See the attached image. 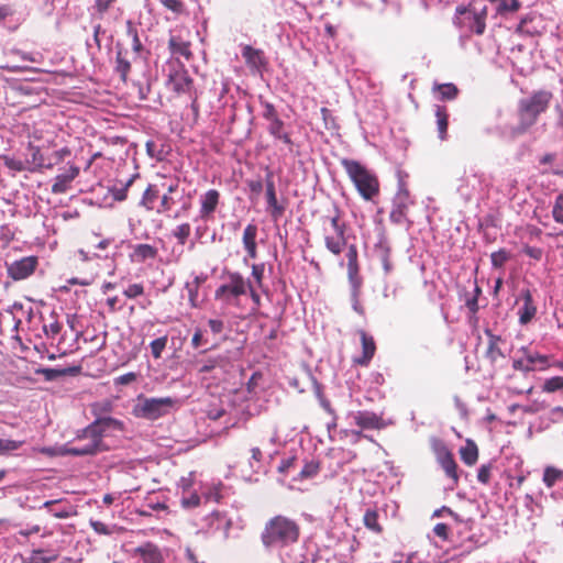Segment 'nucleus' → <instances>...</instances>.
Wrapping results in <instances>:
<instances>
[{"label":"nucleus","mask_w":563,"mask_h":563,"mask_svg":"<svg viewBox=\"0 0 563 563\" xmlns=\"http://www.w3.org/2000/svg\"><path fill=\"white\" fill-rule=\"evenodd\" d=\"M358 335L362 343V355L354 357L353 363L366 367L376 353V343L374 338L364 330H358Z\"/></svg>","instance_id":"14"},{"label":"nucleus","mask_w":563,"mask_h":563,"mask_svg":"<svg viewBox=\"0 0 563 563\" xmlns=\"http://www.w3.org/2000/svg\"><path fill=\"white\" fill-rule=\"evenodd\" d=\"M30 151H31V161L26 162L27 164H30V166H27L29 167L27 170L35 172V170H40L42 168H52L53 167L52 162H49V163L45 162V158L38 147H31Z\"/></svg>","instance_id":"29"},{"label":"nucleus","mask_w":563,"mask_h":563,"mask_svg":"<svg viewBox=\"0 0 563 563\" xmlns=\"http://www.w3.org/2000/svg\"><path fill=\"white\" fill-rule=\"evenodd\" d=\"M461 460L468 466L476 464L478 460V448L473 440H466L464 446L460 449Z\"/></svg>","instance_id":"27"},{"label":"nucleus","mask_w":563,"mask_h":563,"mask_svg":"<svg viewBox=\"0 0 563 563\" xmlns=\"http://www.w3.org/2000/svg\"><path fill=\"white\" fill-rule=\"evenodd\" d=\"M183 483V494L180 497L181 506L186 509H191L200 505L202 496L201 493L197 494L189 489V484L185 478L181 479Z\"/></svg>","instance_id":"23"},{"label":"nucleus","mask_w":563,"mask_h":563,"mask_svg":"<svg viewBox=\"0 0 563 563\" xmlns=\"http://www.w3.org/2000/svg\"><path fill=\"white\" fill-rule=\"evenodd\" d=\"M347 267L358 266V252L355 244H351L347 247L346 253Z\"/></svg>","instance_id":"58"},{"label":"nucleus","mask_w":563,"mask_h":563,"mask_svg":"<svg viewBox=\"0 0 563 563\" xmlns=\"http://www.w3.org/2000/svg\"><path fill=\"white\" fill-rule=\"evenodd\" d=\"M207 344V340L203 338L202 330L197 328L191 339V345L195 349H199Z\"/></svg>","instance_id":"61"},{"label":"nucleus","mask_w":563,"mask_h":563,"mask_svg":"<svg viewBox=\"0 0 563 563\" xmlns=\"http://www.w3.org/2000/svg\"><path fill=\"white\" fill-rule=\"evenodd\" d=\"M542 481L548 488H551L558 482L563 481V471L553 466H547L543 472Z\"/></svg>","instance_id":"34"},{"label":"nucleus","mask_w":563,"mask_h":563,"mask_svg":"<svg viewBox=\"0 0 563 563\" xmlns=\"http://www.w3.org/2000/svg\"><path fill=\"white\" fill-rule=\"evenodd\" d=\"M15 10L12 4L0 3V22L10 19L14 15Z\"/></svg>","instance_id":"62"},{"label":"nucleus","mask_w":563,"mask_h":563,"mask_svg":"<svg viewBox=\"0 0 563 563\" xmlns=\"http://www.w3.org/2000/svg\"><path fill=\"white\" fill-rule=\"evenodd\" d=\"M261 539L267 551H272L279 545L282 542V516H275L267 521Z\"/></svg>","instance_id":"10"},{"label":"nucleus","mask_w":563,"mask_h":563,"mask_svg":"<svg viewBox=\"0 0 563 563\" xmlns=\"http://www.w3.org/2000/svg\"><path fill=\"white\" fill-rule=\"evenodd\" d=\"M449 526L443 522L437 523L433 528L434 534L444 541L449 539Z\"/></svg>","instance_id":"63"},{"label":"nucleus","mask_w":563,"mask_h":563,"mask_svg":"<svg viewBox=\"0 0 563 563\" xmlns=\"http://www.w3.org/2000/svg\"><path fill=\"white\" fill-rule=\"evenodd\" d=\"M175 198L170 195L164 194L161 198L159 207L156 209L158 213L168 212L175 205Z\"/></svg>","instance_id":"55"},{"label":"nucleus","mask_w":563,"mask_h":563,"mask_svg":"<svg viewBox=\"0 0 563 563\" xmlns=\"http://www.w3.org/2000/svg\"><path fill=\"white\" fill-rule=\"evenodd\" d=\"M523 253L536 261H540L543 255L542 249L529 245L523 247Z\"/></svg>","instance_id":"64"},{"label":"nucleus","mask_w":563,"mask_h":563,"mask_svg":"<svg viewBox=\"0 0 563 563\" xmlns=\"http://www.w3.org/2000/svg\"><path fill=\"white\" fill-rule=\"evenodd\" d=\"M130 68H131L130 62L122 56L121 52H119L117 54L115 70L120 74V76L123 80L126 79Z\"/></svg>","instance_id":"51"},{"label":"nucleus","mask_w":563,"mask_h":563,"mask_svg":"<svg viewBox=\"0 0 563 563\" xmlns=\"http://www.w3.org/2000/svg\"><path fill=\"white\" fill-rule=\"evenodd\" d=\"M179 406V400L173 397L142 398L134 406L133 412L137 418L157 420L172 413Z\"/></svg>","instance_id":"6"},{"label":"nucleus","mask_w":563,"mask_h":563,"mask_svg":"<svg viewBox=\"0 0 563 563\" xmlns=\"http://www.w3.org/2000/svg\"><path fill=\"white\" fill-rule=\"evenodd\" d=\"M534 20V14H528L526 16H523L517 29H516V33L518 34H527V35H534L538 33L537 29L536 27H530L529 24Z\"/></svg>","instance_id":"44"},{"label":"nucleus","mask_w":563,"mask_h":563,"mask_svg":"<svg viewBox=\"0 0 563 563\" xmlns=\"http://www.w3.org/2000/svg\"><path fill=\"white\" fill-rule=\"evenodd\" d=\"M522 353L526 356V360L528 363H530L532 366L536 364H539V369L543 371L550 367L549 363V356L540 354V353H531L527 347L521 349Z\"/></svg>","instance_id":"33"},{"label":"nucleus","mask_w":563,"mask_h":563,"mask_svg":"<svg viewBox=\"0 0 563 563\" xmlns=\"http://www.w3.org/2000/svg\"><path fill=\"white\" fill-rule=\"evenodd\" d=\"M223 284L220 285L214 292L217 300L225 305H236L241 296L247 295L250 291L253 299L257 300L252 285L240 273L228 272L223 276Z\"/></svg>","instance_id":"5"},{"label":"nucleus","mask_w":563,"mask_h":563,"mask_svg":"<svg viewBox=\"0 0 563 563\" xmlns=\"http://www.w3.org/2000/svg\"><path fill=\"white\" fill-rule=\"evenodd\" d=\"M432 450L435 454L437 462L440 464L445 475L452 481V487L455 488L460 482L459 466L453 453L441 440H434Z\"/></svg>","instance_id":"7"},{"label":"nucleus","mask_w":563,"mask_h":563,"mask_svg":"<svg viewBox=\"0 0 563 563\" xmlns=\"http://www.w3.org/2000/svg\"><path fill=\"white\" fill-rule=\"evenodd\" d=\"M57 559L53 552H45L43 550H34L27 558L25 563H51Z\"/></svg>","instance_id":"37"},{"label":"nucleus","mask_w":563,"mask_h":563,"mask_svg":"<svg viewBox=\"0 0 563 563\" xmlns=\"http://www.w3.org/2000/svg\"><path fill=\"white\" fill-rule=\"evenodd\" d=\"M242 56L245 58L246 63L254 68H257L262 64L261 53L251 46H245L243 48Z\"/></svg>","instance_id":"42"},{"label":"nucleus","mask_w":563,"mask_h":563,"mask_svg":"<svg viewBox=\"0 0 563 563\" xmlns=\"http://www.w3.org/2000/svg\"><path fill=\"white\" fill-rule=\"evenodd\" d=\"M363 523L364 526L373 531L374 533H382L383 527L378 522V512L376 509H367L363 517Z\"/></svg>","instance_id":"31"},{"label":"nucleus","mask_w":563,"mask_h":563,"mask_svg":"<svg viewBox=\"0 0 563 563\" xmlns=\"http://www.w3.org/2000/svg\"><path fill=\"white\" fill-rule=\"evenodd\" d=\"M492 465L483 464L477 472V479L484 485H487L490 481Z\"/></svg>","instance_id":"56"},{"label":"nucleus","mask_w":563,"mask_h":563,"mask_svg":"<svg viewBox=\"0 0 563 563\" xmlns=\"http://www.w3.org/2000/svg\"><path fill=\"white\" fill-rule=\"evenodd\" d=\"M167 341H168L167 336L164 335V336L157 338L151 342V344H150L151 352L155 358H159L162 356V353L167 345Z\"/></svg>","instance_id":"50"},{"label":"nucleus","mask_w":563,"mask_h":563,"mask_svg":"<svg viewBox=\"0 0 563 563\" xmlns=\"http://www.w3.org/2000/svg\"><path fill=\"white\" fill-rule=\"evenodd\" d=\"M157 189L154 186L150 185L143 194L141 205L144 206L147 210H153L154 201L155 199H157Z\"/></svg>","instance_id":"45"},{"label":"nucleus","mask_w":563,"mask_h":563,"mask_svg":"<svg viewBox=\"0 0 563 563\" xmlns=\"http://www.w3.org/2000/svg\"><path fill=\"white\" fill-rule=\"evenodd\" d=\"M62 330V324L57 320L43 325V331L47 338L54 339Z\"/></svg>","instance_id":"54"},{"label":"nucleus","mask_w":563,"mask_h":563,"mask_svg":"<svg viewBox=\"0 0 563 563\" xmlns=\"http://www.w3.org/2000/svg\"><path fill=\"white\" fill-rule=\"evenodd\" d=\"M112 405L110 401L103 400V401H97L91 405V413L95 417L93 421H119L115 418H112L109 416V412L111 411Z\"/></svg>","instance_id":"28"},{"label":"nucleus","mask_w":563,"mask_h":563,"mask_svg":"<svg viewBox=\"0 0 563 563\" xmlns=\"http://www.w3.org/2000/svg\"><path fill=\"white\" fill-rule=\"evenodd\" d=\"M57 504V500H47L43 504L42 507L44 508H47L48 511L56 518H60V519H65V518H68L70 516V511L67 510V509H59L57 510V508H54L53 509V506Z\"/></svg>","instance_id":"53"},{"label":"nucleus","mask_w":563,"mask_h":563,"mask_svg":"<svg viewBox=\"0 0 563 563\" xmlns=\"http://www.w3.org/2000/svg\"><path fill=\"white\" fill-rule=\"evenodd\" d=\"M134 555H137L143 563H163L164 558L159 548L151 542H146L134 549Z\"/></svg>","instance_id":"15"},{"label":"nucleus","mask_w":563,"mask_h":563,"mask_svg":"<svg viewBox=\"0 0 563 563\" xmlns=\"http://www.w3.org/2000/svg\"><path fill=\"white\" fill-rule=\"evenodd\" d=\"M299 533L300 531L297 523L284 519V543L297 541Z\"/></svg>","instance_id":"39"},{"label":"nucleus","mask_w":563,"mask_h":563,"mask_svg":"<svg viewBox=\"0 0 563 563\" xmlns=\"http://www.w3.org/2000/svg\"><path fill=\"white\" fill-rule=\"evenodd\" d=\"M409 195L407 190H401L397 194L394 208L390 211V220L396 224L410 223L407 218L409 208Z\"/></svg>","instance_id":"13"},{"label":"nucleus","mask_w":563,"mask_h":563,"mask_svg":"<svg viewBox=\"0 0 563 563\" xmlns=\"http://www.w3.org/2000/svg\"><path fill=\"white\" fill-rule=\"evenodd\" d=\"M552 216L555 222L563 224V194H560L555 198Z\"/></svg>","instance_id":"52"},{"label":"nucleus","mask_w":563,"mask_h":563,"mask_svg":"<svg viewBox=\"0 0 563 563\" xmlns=\"http://www.w3.org/2000/svg\"><path fill=\"white\" fill-rule=\"evenodd\" d=\"M112 40V35L108 33L100 24L93 26V43L96 44L98 51L101 49L102 44H110Z\"/></svg>","instance_id":"38"},{"label":"nucleus","mask_w":563,"mask_h":563,"mask_svg":"<svg viewBox=\"0 0 563 563\" xmlns=\"http://www.w3.org/2000/svg\"><path fill=\"white\" fill-rule=\"evenodd\" d=\"M143 292L144 287L142 284H131L123 291L124 296L128 298H136L143 295Z\"/></svg>","instance_id":"57"},{"label":"nucleus","mask_w":563,"mask_h":563,"mask_svg":"<svg viewBox=\"0 0 563 563\" xmlns=\"http://www.w3.org/2000/svg\"><path fill=\"white\" fill-rule=\"evenodd\" d=\"M167 77L168 87L177 93H188L194 87L188 70L185 65L178 60L169 63Z\"/></svg>","instance_id":"8"},{"label":"nucleus","mask_w":563,"mask_h":563,"mask_svg":"<svg viewBox=\"0 0 563 563\" xmlns=\"http://www.w3.org/2000/svg\"><path fill=\"white\" fill-rule=\"evenodd\" d=\"M131 250L130 260L136 264L155 260L158 254V250L155 246L145 243L135 244Z\"/></svg>","instance_id":"16"},{"label":"nucleus","mask_w":563,"mask_h":563,"mask_svg":"<svg viewBox=\"0 0 563 563\" xmlns=\"http://www.w3.org/2000/svg\"><path fill=\"white\" fill-rule=\"evenodd\" d=\"M222 488L223 485L221 483H211L202 485L200 487L202 499L206 503H219L220 499L222 498Z\"/></svg>","instance_id":"26"},{"label":"nucleus","mask_w":563,"mask_h":563,"mask_svg":"<svg viewBox=\"0 0 563 563\" xmlns=\"http://www.w3.org/2000/svg\"><path fill=\"white\" fill-rule=\"evenodd\" d=\"M492 265L495 268L503 267L507 261L510 260V254L504 249L498 250L497 252L492 253L490 255Z\"/></svg>","instance_id":"49"},{"label":"nucleus","mask_w":563,"mask_h":563,"mask_svg":"<svg viewBox=\"0 0 563 563\" xmlns=\"http://www.w3.org/2000/svg\"><path fill=\"white\" fill-rule=\"evenodd\" d=\"M434 114L437 118V129L439 139L441 141L446 140L448 136V126H449V113L444 106H435Z\"/></svg>","instance_id":"24"},{"label":"nucleus","mask_w":563,"mask_h":563,"mask_svg":"<svg viewBox=\"0 0 563 563\" xmlns=\"http://www.w3.org/2000/svg\"><path fill=\"white\" fill-rule=\"evenodd\" d=\"M257 225L250 223L243 231L242 242L244 250L250 258H256V238H257Z\"/></svg>","instance_id":"21"},{"label":"nucleus","mask_w":563,"mask_h":563,"mask_svg":"<svg viewBox=\"0 0 563 563\" xmlns=\"http://www.w3.org/2000/svg\"><path fill=\"white\" fill-rule=\"evenodd\" d=\"M90 526L98 534L109 536L112 533V529L101 521L91 520Z\"/></svg>","instance_id":"60"},{"label":"nucleus","mask_w":563,"mask_h":563,"mask_svg":"<svg viewBox=\"0 0 563 563\" xmlns=\"http://www.w3.org/2000/svg\"><path fill=\"white\" fill-rule=\"evenodd\" d=\"M70 369L67 368H40L36 371L37 374L42 375L45 380H55L58 377L65 376Z\"/></svg>","instance_id":"46"},{"label":"nucleus","mask_w":563,"mask_h":563,"mask_svg":"<svg viewBox=\"0 0 563 563\" xmlns=\"http://www.w3.org/2000/svg\"><path fill=\"white\" fill-rule=\"evenodd\" d=\"M561 389H563V376L548 378L542 386L544 393H555Z\"/></svg>","instance_id":"48"},{"label":"nucleus","mask_w":563,"mask_h":563,"mask_svg":"<svg viewBox=\"0 0 563 563\" xmlns=\"http://www.w3.org/2000/svg\"><path fill=\"white\" fill-rule=\"evenodd\" d=\"M220 201V194L216 189H209L199 198L200 209L196 220L209 221L213 219V213L217 210Z\"/></svg>","instance_id":"11"},{"label":"nucleus","mask_w":563,"mask_h":563,"mask_svg":"<svg viewBox=\"0 0 563 563\" xmlns=\"http://www.w3.org/2000/svg\"><path fill=\"white\" fill-rule=\"evenodd\" d=\"M340 163L364 200H372L379 194L378 178L364 165L350 158H342Z\"/></svg>","instance_id":"4"},{"label":"nucleus","mask_w":563,"mask_h":563,"mask_svg":"<svg viewBox=\"0 0 563 563\" xmlns=\"http://www.w3.org/2000/svg\"><path fill=\"white\" fill-rule=\"evenodd\" d=\"M522 306L518 310L519 322L521 324L529 323L537 313V307L532 299V294L529 289L521 291Z\"/></svg>","instance_id":"18"},{"label":"nucleus","mask_w":563,"mask_h":563,"mask_svg":"<svg viewBox=\"0 0 563 563\" xmlns=\"http://www.w3.org/2000/svg\"><path fill=\"white\" fill-rule=\"evenodd\" d=\"M227 363L223 358H209L203 364L200 365L198 368V372L201 374L216 372V375L218 373H223L225 371Z\"/></svg>","instance_id":"32"},{"label":"nucleus","mask_w":563,"mask_h":563,"mask_svg":"<svg viewBox=\"0 0 563 563\" xmlns=\"http://www.w3.org/2000/svg\"><path fill=\"white\" fill-rule=\"evenodd\" d=\"M23 444H24V441L0 438V455H5L13 451H16Z\"/></svg>","instance_id":"47"},{"label":"nucleus","mask_w":563,"mask_h":563,"mask_svg":"<svg viewBox=\"0 0 563 563\" xmlns=\"http://www.w3.org/2000/svg\"><path fill=\"white\" fill-rule=\"evenodd\" d=\"M553 99L550 90H534L526 98H521L517 104V124L511 128V135L518 136L527 133L545 113Z\"/></svg>","instance_id":"2"},{"label":"nucleus","mask_w":563,"mask_h":563,"mask_svg":"<svg viewBox=\"0 0 563 563\" xmlns=\"http://www.w3.org/2000/svg\"><path fill=\"white\" fill-rule=\"evenodd\" d=\"M37 266V257L25 256L7 263L8 275L14 280H21L32 275Z\"/></svg>","instance_id":"9"},{"label":"nucleus","mask_w":563,"mask_h":563,"mask_svg":"<svg viewBox=\"0 0 563 563\" xmlns=\"http://www.w3.org/2000/svg\"><path fill=\"white\" fill-rule=\"evenodd\" d=\"M320 464L317 461L307 462L298 474L299 479H310L318 475Z\"/></svg>","instance_id":"40"},{"label":"nucleus","mask_w":563,"mask_h":563,"mask_svg":"<svg viewBox=\"0 0 563 563\" xmlns=\"http://www.w3.org/2000/svg\"><path fill=\"white\" fill-rule=\"evenodd\" d=\"M434 92H438L439 99L444 100H454L459 96V88L452 84H435L432 88Z\"/></svg>","instance_id":"30"},{"label":"nucleus","mask_w":563,"mask_h":563,"mask_svg":"<svg viewBox=\"0 0 563 563\" xmlns=\"http://www.w3.org/2000/svg\"><path fill=\"white\" fill-rule=\"evenodd\" d=\"M481 288L478 286L475 287V290H474V296L472 298H468L466 300V307L468 308V310L472 312V313H476L479 309L478 307V296L481 294Z\"/></svg>","instance_id":"59"},{"label":"nucleus","mask_w":563,"mask_h":563,"mask_svg":"<svg viewBox=\"0 0 563 563\" xmlns=\"http://www.w3.org/2000/svg\"><path fill=\"white\" fill-rule=\"evenodd\" d=\"M347 277L352 286L353 294L356 296L362 286V277L360 276V266L347 267Z\"/></svg>","instance_id":"43"},{"label":"nucleus","mask_w":563,"mask_h":563,"mask_svg":"<svg viewBox=\"0 0 563 563\" xmlns=\"http://www.w3.org/2000/svg\"><path fill=\"white\" fill-rule=\"evenodd\" d=\"M470 19L472 20L470 29L476 34L482 35L486 29V9H483L478 13L473 12Z\"/></svg>","instance_id":"36"},{"label":"nucleus","mask_w":563,"mask_h":563,"mask_svg":"<svg viewBox=\"0 0 563 563\" xmlns=\"http://www.w3.org/2000/svg\"><path fill=\"white\" fill-rule=\"evenodd\" d=\"M78 174L79 168L75 165H71L64 173L58 174L52 185V192L56 195L65 194L69 189L70 183L78 176Z\"/></svg>","instance_id":"17"},{"label":"nucleus","mask_w":563,"mask_h":563,"mask_svg":"<svg viewBox=\"0 0 563 563\" xmlns=\"http://www.w3.org/2000/svg\"><path fill=\"white\" fill-rule=\"evenodd\" d=\"M276 179L278 183L282 181V176L277 175ZM265 198L267 202L268 209L275 214L280 211V207L277 203L276 190H275V176L273 174H267L266 183H265Z\"/></svg>","instance_id":"20"},{"label":"nucleus","mask_w":563,"mask_h":563,"mask_svg":"<svg viewBox=\"0 0 563 563\" xmlns=\"http://www.w3.org/2000/svg\"><path fill=\"white\" fill-rule=\"evenodd\" d=\"M208 279V275L205 273H200L198 275H194L191 280L186 282L185 289L188 294V301L192 308L198 307V296L199 288L202 284H205Z\"/></svg>","instance_id":"19"},{"label":"nucleus","mask_w":563,"mask_h":563,"mask_svg":"<svg viewBox=\"0 0 563 563\" xmlns=\"http://www.w3.org/2000/svg\"><path fill=\"white\" fill-rule=\"evenodd\" d=\"M342 212L335 203L331 205L327 214L320 218V225L325 247L333 254L340 255L346 246V225L341 221Z\"/></svg>","instance_id":"3"},{"label":"nucleus","mask_w":563,"mask_h":563,"mask_svg":"<svg viewBox=\"0 0 563 563\" xmlns=\"http://www.w3.org/2000/svg\"><path fill=\"white\" fill-rule=\"evenodd\" d=\"M265 379L263 374L255 372L247 382V391L253 397H260V393L263 390Z\"/></svg>","instance_id":"35"},{"label":"nucleus","mask_w":563,"mask_h":563,"mask_svg":"<svg viewBox=\"0 0 563 563\" xmlns=\"http://www.w3.org/2000/svg\"><path fill=\"white\" fill-rule=\"evenodd\" d=\"M122 430V421H92L80 430L71 442L65 445L64 452L73 456L96 455L108 450L103 441L106 437Z\"/></svg>","instance_id":"1"},{"label":"nucleus","mask_w":563,"mask_h":563,"mask_svg":"<svg viewBox=\"0 0 563 563\" xmlns=\"http://www.w3.org/2000/svg\"><path fill=\"white\" fill-rule=\"evenodd\" d=\"M485 333L488 335V347L486 351V356L492 362H496L498 358L505 356L500 349V343L503 342V339L498 335L493 334L489 330H486Z\"/></svg>","instance_id":"25"},{"label":"nucleus","mask_w":563,"mask_h":563,"mask_svg":"<svg viewBox=\"0 0 563 563\" xmlns=\"http://www.w3.org/2000/svg\"><path fill=\"white\" fill-rule=\"evenodd\" d=\"M354 423L362 430H382L386 422L380 415L369 410H358L352 413Z\"/></svg>","instance_id":"12"},{"label":"nucleus","mask_w":563,"mask_h":563,"mask_svg":"<svg viewBox=\"0 0 563 563\" xmlns=\"http://www.w3.org/2000/svg\"><path fill=\"white\" fill-rule=\"evenodd\" d=\"M190 232H191V227L189 223L186 222V223H181V224L177 225L173 230L172 234L174 238L177 239L178 244L180 246H184L190 235Z\"/></svg>","instance_id":"41"},{"label":"nucleus","mask_w":563,"mask_h":563,"mask_svg":"<svg viewBox=\"0 0 563 563\" xmlns=\"http://www.w3.org/2000/svg\"><path fill=\"white\" fill-rule=\"evenodd\" d=\"M189 42L183 40L180 36L170 35L168 40V47L174 56L185 57L187 60L191 57Z\"/></svg>","instance_id":"22"}]
</instances>
